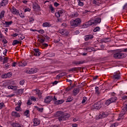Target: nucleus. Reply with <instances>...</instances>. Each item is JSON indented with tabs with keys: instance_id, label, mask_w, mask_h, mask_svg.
<instances>
[{
	"instance_id": "obj_16",
	"label": "nucleus",
	"mask_w": 127,
	"mask_h": 127,
	"mask_svg": "<svg viewBox=\"0 0 127 127\" xmlns=\"http://www.w3.org/2000/svg\"><path fill=\"white\" fill-rule=\"evenodd\" d=\"M108 116H109L108 112H103L100 114L99 117L101 118V119H104V118H106V117H108Z\"/></svg>"
},
{
	"instance_id": "obj_39",
	"label": "nucleus",
	"mask_w": 127,
	"mask_h": 127,
	"mask_svg": "<svg viewBox=\"0 0 127 127\" xmlns=\"http://www.w3.org/2000/svg\"><path fill=\"white\" fill-rule=\"evenodd\" d=\"M100 27H96L94 29L93 31L94 32H97V31H100Z\"/></svg>"
},
{
	"instance_id": "obj_46",
	"label": "nucleus",
	"mask_w": 127,
	"mask_h": 127,
	"mask_svg": "<svg viewBox=\"0 0 127 127\" xmlns=\"http://www.w3.org/2000/svg\"><path fill=\"white\" fill-rule=\"evenodd\" d=\"M87 97H83V100L82 101V104H85V103H86V101H87Z\"/></svg>"
},
{
	"instance_id": "obj_42",
	"label": "nucleus",
	"mask_w": 127,
	"mask_h": 127,
	"mask_svg": "<svg viewBox=\"0 0 127 127\" xmlns=\"http://www.w3.org/2000/svg\"><path fill=\"white\" fill-rule=\"evenodd\" d=\"M73 100V98H72L71 96H69L67 100H66V103H69V102H71V101Z\"/></svg>"
},
{
	"instance_id": "obj_32",
	"label": "nucleus",
	"mask_w": 127,
	"mask_h": 127,
	"mask_svg": "<svg viewBox=\"0 0 127 127\" xmlns=\"http://www.w3.org/2000/svg\"><path fill=\"white\" fill-rule=\"evenodd\" d=\"M18 37H19V40H23V39L25 38V37L24 36V35L21 34H20L19 35Z\"/></svg>"
},
{
	"instance_id": "obj_21",
	"label": "nucleus",
	"mask_w": 127,
	"mask_h": 127,
	"mask_svg": "<svg viewBox=\"0 0 127 127\" xmlns=\"http://www.w3.org/2000/svg\"><path fill=\"white\" fill-rule=\"evenodd\" d=\"M33 7L35 9V10H38V9L40 8L39 5H38V4L36 3L33 4Z\"/></svg>"
},
{
	"instance_id": "obj_29",
	"label": "nucleus",
	"mask_w": 127,
	"mask_h": 127,
	"mask_svg": "<svg viewBox=\"0 0 127 127\" xmlns=\"http://www.w3.org/2000/svg\"><path fill=\"white\" fill-rule=\"evenodd\" d=\"M49 8L51 11L52 13H54L55 12V9H54V7H53V6H52V4L50 5Z\"/></svg>"
},
{
	"instance_id": "obj_37",
	"label": "nucleus",
	"mask_w": 127,
	"mask_h": 127,
	"mask_svg": "<svg viewBox=\"0 0 127 127\" xmlns=\"http://www.w3.org/2000/svg\"><path fill=\"white\" fill-rule=\"evenodd\" d=\"M93 3L94 4H96L97 5H100V3H101V2L99 0H93Z\"/></svg>"
},
{
	"instance_id": "obj_57",
	"label": "nucleus",
	"mask_w": 127,
	"mask_h": 127,
	"mask_svg": "<svg viewBox=\"0 0 127 127\" xmlns=\"http://www.w3.org/2000/svg\"><path fill=\"white\" fill-rule=\"evenodd\" d=\"M9 66H10V64H5L4 67L6 69H7Z\"/></svg>"
},
{
	"instance_id": "obj_24",
	"label": "nucleus",
	"mask_w": 127,
	"mask_h": 127,
	"mask_svg": "<svg viewBox=\"0 0 127 127\" xmlns=\"http://www.w3.org/2000/svg\"><path fill=\"white\" fill-rule=\"evenodd\" d=\"M12 23H13L12 21H5V23H4V25H6L5 27H8L9 25H11Z\"/></svg>"
},
{
	"instance_id": "obj_63",
	"label": "nucleus",
	"mask_w": 127,
	"mask_h": 127,
	"mask_svg": "<svg viewBox=\"0 0 127 127\" xmlns=\"http://www.w3.org/2000/svg\"><path fill=\"white\" fill-rule=\"evenodd\" d=\"M31 9L30 8H25L24 10V12H27V11H30Z\"/></svg>"
},
{
	"instance_id": "obj_23",
	"label": "nucleus",
	"mask_w": 127,
	"mask_h": 127,
	"mask_svg": "<svg viewBox=\"0 0 127 127\" xmlns=\"http://www.w3.org/2000/svg\"><path fill=\"white\" fill-rule=\"evenodd\" d=\"M63 115V112L62 111H58L56 113V117H58V118H60L62 117Z\"/></svg>"
},
{
	"instance_id": "obj_19",
	"label": "nucleus",
	"mask_w": 127,
	"mask_h": 127,
	"mask_svg": "<svg viewBox=\"0 0 127 127\" xmlns=\"http://www.w3.org/2000/svg\"><path fill=\"white\" fill-rule=\"evenodd\" d=\"M12 116L13 117H15L16 118H20V115H19V113L15 111L12 112Z\"/></svg>"
},
{
	"instance_id": "obj_41",
	"label": "nucleus",
	"mask_w": 127,
	"mask_h": 127,
	"mask_svg": "<svg viewBox=\"0 0 127 127\" xmlns=\"http://www.w3.org/2000/svg\"><path fill=\"white\" fill-rule=\"evenodd\" d=\"M86 51H88V52H92L94 50L93 48H86Z\"/></svg>"
},
{
	"instance_id": "obj_26",
	"label": "nucleus",
	"mask_w": 127,
	"mask_h": 127,
	"mask_svg": "<svg viewBox=\"0 0 127 127\" xmlns=\"http://www.w3.org/2000/svg\"><path fill=\"white\" fill-rule=\"evenodd\" d=\"M63 103H64V100H57L55 102V104L56 105H61V104H63Z\"/></svg>"
},
{
	"instance_id": "obj_11",
	"label": "nucleus",
	"mask_w": 127,
	"mask_h": 127,
	"mask_svg": "<svg viewBox=\"0 0 127 127\" xmlns=\"http://www.w3.org/2000/svg\"><path fill=\"white\" fill-rule=\"evenodd\" d=\"M8 3V0H2L0 2V6H5Z\"/></svg>"
},
{
	"instance_id": "obj_62",
	"label": "nucleus",
	"mask_w": 127,
	"mask_h": 127,
	"mask_svg": "<svg viewBox=\"0 0 127 127\" xmlns=\"http://www.w3.org/2000/svg\"><path fill=\"white\" fill-rule=\"evenodd\" d=\"M39 42H40L41 43H43V42H44V41H45V39H41L40 40H39Z\"/></svg>"
},
{
	"instance_id": "obj_36",
	"label": "nucleus",
	"mask_w": 127,
	"mask_h": 127,
	"mask_svg": "<svg viewBox=\"0 0 127 127\" xmlns=\"http://www.w3.org/2000/svg\"><path fill=\"white\" fill-rule=\"evenodd\" d=\"M110 104H112V102H111L110 99H108L105 103L106 106H109Z\"/></svg>"
},
{
	"instance_id": "obj_48",
	"label": "nucleus",
	"mask_w": 127,
	"mask_h": 127,
	"mask_svg": "<svg viewBox=\"0 0 127 127\" xmlns=\"http://www.w3.org/2000/svg\"><path fill=\"white\" fill-rule=\"evenodd\" d=\"M24 91V89H18V92L19 94H23V91Z\"/></svg>"
},
{
	"instance_id": "obj_50",
	"label": "nucleus",
	"mask_w": 127,
	"mask_h": 127,
	"mask_svg": "<svg viewBox=\"0 0 127 127\" xmlns=\"http://www.w3.org/2000/svg\"><path fill=\"white\" fill-rule=\"evenodd\" d=\"M29 22H33L34 21V18H33L32 17H31L29 18L28 20Z\"/></svg>"
},
{
	"instance_id": "obj_2",
	"label": "nucleus",
	"mask_w": 127,
	"mask_h": 127,
	"mask_svg": "<svg viewBox=\"0 0 127 127\" xmlns=\"http://www.w3.org/2000/svg\"><path fill=\"white\" fill-rule=\"evenodd\" d=\"M99 23H101V18L96 17L85 23L83 25V26L84 27H89V26H91V25H97V24H99Z\"/></svg>"
},
{
	"instance_id": "obj_61",
	"label": "nucleus",
	"mask_w": 127,
	"mask_h": 127,
	"mask_svg": "<svg viewBox=\"0 0 127 127\" xmlns=\"http://www.w3.org/2000/svg\"><path fill=\"white\" fill-rule=\"evenodd\" d=\"M37 111L39 112H43V108H39L38 107H37Z\"/></svg>"
},
{
	"instance_id": "obj_8",
	"label": "nucleus",
	"mask_w": 127,
	"mask_h": 127,
	"mask_svg": "<svg viewBox=\"0 0 127 127\" xmlns=\"http://www.w3.org/2000/svg\"><path fill=\"white\" fill-rule=\"evenodd\" d=\"M11 12L13 13V14H15L16 15H18L19 13V11L16 9L14 7H12L11 9Z\"/></svg>"
},
{
	"instance_id": "obj_43",
	"label": "nucleus",
	"mask_w": 127,
	"mask_h": 127,
	"mask_svg": "<svg viewBox=\"0 0 127 127\" xmlns=\"http://www.w3.org/2000/svg\"><path fill=\"white\" fill-rule=\"evenodd\" d=\"M95 92L96 93V94L99 95L100 94V91H99V87L96 86L95 87Z\"/></svg>"
},
{
	"instance_id": "obj_34",
	"label": "nucleus",
	"mask_w": 127,
	"mask_h": 127,
	"mask_svg": "<svg viewBox=\"0 0 127 127\" xmlns=\"http://www.w3.org/2000/svg\"><path fill=\"white\" fill-rule=\"evenodd\" d=\"M24 116L26 117V118H28L29 117V110H27L24 113Z\"/></svg>"
},
{
	"instance_id": "obj_64",
	"label": "nucleus",
	"mask_w": 127,
	"mask_h": 127,
	"mask_svg": "<svg viewBox=\"0 0 127 127\" xmlns=\"http://www.w3.org/2000/svg\"><path fill=\"white\" fill-rule=\"evenodd\" d=\"M60 4L58 3L57 2H55L54 3V5H55V6H56V7L58 6V5H59Z\"/></svg>"
},
{
	"instance_id": "obj_17",
	"label": "nucleus",
	"mask_w": 127,
	"mask_h": 127,
	"mask_svg": "<svg viewBox=\"0 0 127 127\" xmlns=\"http://www.w3.org/2000/svg\"><path fill=\"white\" fill-rule=\"evenodd\" d=\"M80 92V88H74L73 90V95L74 96H77V95H78V94H79Z\"/></svg>"
},
{
	"instance_id": "obj_47",
	"label": "nucleus",
	"mask_w": 127,
	"mask_h": 127,
	"mask_svg": "<svg viewBox=\"0 0 127 127\" xmlns=\"http://www.w3.org/2000/svg\"><path fill=\"white\" fill-rule=\"evenodd\" d=\"M84 62H76L74 63V64L75 65H79V64H83Z\"/></svg>"
},
{
	"instance_id": "obj_10",
	"label": "nucleus",
	"mask_w": 127,
	"mask_h": 127,
	"mask_svg": "<svg viewBox=\"0 0 127 127\" xmlns=\"http://www.w3.org/2000/svg\"><path fill=\"white\" fill-rule=\"evenodd\" d=\"M26 65H27V63L24 61L19 62L18 63V66L20 67H24L26 66Z\"/></svg>"
},
{
	"instance_id": "obj_6",
	"label": "nucleus",
	"mask_w": 127,
	"mask_h": 127,
	"mask_svg": "<svg viewBox=\"0 0 127 127\" xmlns=\"http://www.w3.org/2000/svg\"><path fill=\"white\" fill-rule=\"evenodd\" d=\"M33 127H37L40 124V120L37 118H35L33 121Z\"/></svg>"
},
{
	"instance_id": "obj_15",
	"label": "nucleus",
	"mask_w": 127,
	"mask_h": 127,
	"mask_svg": "<svg viewBox=\"0 0 127 127\" xmlns=\"http://www.w3.org/2000/svg\"><path fill=\"white\" fill-rule=\"evenodd\" d=\"M12 127H24L22 124L19 123H13L11 124Z\"/></svg>"
},
{
	"instance_id": "obj_35",
	"label": "nucleus",
	"mask_w": 127,
	"mask_h": 127,
	"mask_svg": "<svg viewBox=\"0 0 127 127\" xmlns=\"http://www.w3.org/2000/svg\"><path fill=\"white\" fill-rule=\"evenodd\" d=\"M65 75V73H62L59 74V75H57L56 79H60L62 76H64Z\"/></svg>"
},
{
	"instance_id": "obj_40",
	"label": "nucleus",
	"mask_w": 127,
	"mask_h": 127,
	"mask_svg": "<svg viewBox=\"0 0 127 127\" xmlns=\"http://www.w3.org/2000/svg\"><path fill=\"white\" fill-rule=\"evenodd\" d=\"M8 59L7 57L4 58L3 61V64H5V63H7L8 62Z\"/></svg>"
},
{
	"instance_id": "obj_7",
	"label": "nucleus",
	"mask_w": 127,
	"mask_h": 127,
	"mask_svg": "<svg viewBox=\"0 0 127 127\" xmlns=\"http://www.w3.org/2000/svg\"><path fill=\"white\" fill-rule=\"evenodd\" d=\"M113 78L114 80H120L121 79V73L119 72H115L113 75Z\"/></svg>"
},
{
	"instance_id": "obj_20",
	"label": "nucleus",
	"mask_w": 127,
	"mask_h": 127,
	"mask_svg": "<svg viewBox=\"0 0 127 127\" xmlns=\"http://www.w3.org/2000/svg\"><path fill=\"white\" fill-rule=\"evenodd\" d=\"M59 31V33L62 35H66V33L67 32V31H66V30L65 29H60Z\"/></svg>"
},
{
	"instance_id": "obj_14",
	"label": "nucleus",
	"mask_w": 127,
	"mask_h": 127,
	"mask_svg": "<svg viewBox=\"0 0 127 127\" xmlns=\"http://www.w3.org/2000/svg\"><path fill=\"white\" fill-rule=\"evenodd\" d=\"M92 109H95L96 110H98V109H101V105H100L99 102H97L92 106Z\"/></svg>"
},
{
	"instance_id": "obj_60",
	"label": "nucleus",
	"mask_w": 127,
	"mask_h": 127,
	"mask_svg": "<svg viewBox=\"0 0 127 127\" xmlns=\"http://www.w3.org/2000/svg\"><path fill=\"white\" fill-rule=\"evenodd\" d=\"M14 94H10L6 96L7 98H11V97H14Z\"/></svg>"
},
{
	"instance_id": "obj_44",
	"label": "nucleus",
	"mask_w": 127,
	"mask_h": 127,
	"mask_svg": "<svg viewBox=\"0 0 127 127\" xmlns=\"http://www.w3.org/2000/svg\"><path fill=\"white\" fill-rule=\"evenodd\" d=\"M5 107V105H4V103L3 102H1L0 103V110H1L2 108H4Z\"/></svg>"
},
{
	"instance_id": "obj_30",
	"label": "nucleus",
	"mask_w": 127,
	"mask_h": 127,
	"mask_svg": "<svg viewBox=\"0 0 127 127\" xmlns=\"http://www.w3.org/2000/svg\"><path fill=\"white\" fill-rule=\"evenodd\" d=\"M8 89H11V90H13L14 91H15L16 89H17V87L16 86H10L9 85L7 87Z\"/></svg>"
},
{
	"instance_id": "obj_31",
	"label": "nucleus",
	"mask_w": 127,
	"mask_h": 127,
	"mask_svg": "<svg viewBox=\"0 0 127 127\" xmlns=\"http://www.w3.org/2000/svg\"><path fill=\"white\" fill-rule=\"evenodd\" d=\"M36 94L39 96V98L41 99V92H40V90H36Z\"/></svg>"
},
{
	"instance_id": "obj_13",
	"label": "nucleus",
	"mask_w": 127,
	"mask_h": 127,
	"mask_svg": "<svg viewBox=\"0 0 127 127\" xmlns=\"http://www.w3.org/2000/svg\"><path fill=\"white\" fill-rule=\"evenodd\" d=\"M37 72H38V69L33 67L29 70V74H34L35 73H37Z\"/></svg>"
},
{
	"instance_id": "obj_3",
	"label": "nucleus",
	"mask_w": 127,
	"mask_h": 127,
	"mask_svg": "<svg viewBox=\"0 0 127 127\" xmlns=\"http://www.w3.org/2000/svg\"><path fill=\"white\" fill-rule=\"evenodd\" d=\"M70 26L71 28H74V27H77L78 25H80L81 23V19L77 18L75 19H72L70 21Z\"/></svg>"
},
{
	"instance_id": "obj_9",
	"label": "nucleus",
	"mask_w": 127,
	"mask_h": 127,
	"mask_svg": "<svg viewBox=\"0 0 127 127\" xmlns=\"http://www.w3.org/2000/svg\"><path fill=\"white\" fill-rule=\"evenodd\" d=\"M56 16L57 17H60V16H62L63 14H64V11H63L62 10H60L58 12H57L56 13Z\"/></svg>"
},
{
	"instance_id": "obj_4",
	"label": "nucleus",
	"mask_w": 127,
	"mask_h": 127,
	"mask_svg": "<svg viewBox=\"0 0 127 127\" xmlns=\"http://www.w3.org/2000/svg\"><path fill=\"white\" fill-rule=\"evenodd\" d=\"M126 113H127V108L126 107H122V111L121 112V114H119L117 120L121 121L122 120H124V119L125 118V115H126Z\"/></svg>"
},
{
	"instance_id": "obj_38",
	"label": "nucleus",
	"mask_w": 127,
	"mask_h": 127,
	"mask_svg": "<svg viewBox=\"0 0 127 127\" xmlns=\"http://www.w3.org/2000/svg\"><path fill=\"white\" fill-rule=\"evenodd\" d=\"M77 2L79 6H83V5H84V3L81 2V0H77Z\"/></svg>"
},
{
	"instance_id": "obj_45",
	"label": "nucleus",
	"mask_w": 127,
	"mask_h": 127,
	"mask_svg": "<svg viewBox=\"0 0 127 127\" xmlns=\"http://www.w3.org/2000/svg\"><path fill=\"white\" fill-rule=\"evenodd\" d=\"M37 31L41 34H44V33H45V31L43 29L38 30Z\"/></svg>"
},
{
	"instance_id": "obj_18",
	"label": "nucleus",
	"mask_w": 127,
	"mask_h": 127,
	"mask_svg": "<svg viewBox=\"0 0 127 127\" xmlns=\"http://www.w3.org/2000/svg\"><path fill=\"white\" fill-rule=\"evenodd\" d=\"M34 55L35 56H40L41 53L39 52V50L38 49H34Z\"/></svg>"
},
{
	"instance_id": "obj_25",
	"label": "nucleus",
	"mask_w": 127,
	"mask_h": 127,
	"mask_svg": "<svg viewBox=\"0 0 127 127\" xmlns=\"http://www.w3.org/2000/svg\"><path fill=\"white\" fill-rule=\"evenodd\" d=\"M42 26L43 27H50V26H51V24H50V23L46 22L44 23H43Z\"/></svg>"
},
{
	"instance_id": "obj_51",
	"label": "nucleus",
	"mask_w": 127,
	"mask_h": 127,
	"mask_svg": "<svg viewBox=\"0 0 127 127\" xmlns=\"http://www.w3.org/2000/svg\"><path fill=\"white\" fill-rule=\"evenodd\" d=\"M6 75H7V78H9V77H11V76H12V73L8 72L7 73H6Z\"/></svg>"
},
{
	"instance_id": "obj_27",
	"label": "nucleus",
	"mask_w": 127,
	"mask_h": 127,
	"mask_svg": "<svg viewBox=\"0 0 127 127\" xmlns=\"http://www.w3.org/2000/svg\"><path fill=\"white\" fill-rule=\"evenodd\" d=\"M109 100H110V102H111V103H115V102L118 100V98H117V97L114 96L113 97L110 98Z\"/></svg>"
},
{
	"instance_id": "obj_28",
	"label": "nucleus",
	"mask_w": 127,
	"mask_h": 127,
	"mask_svg": "<svg viewBox=\"0 0 127 127\" xmlns=\"http://www.w3.org/2000/svg\"><path fill=\"white\" fill-rule=\"evenodd\" d=\"M4 13H5V11H4V10H2L0 13V19H2V18L4 17Z\"/></svg>"
},
{
	"instance_id": "obj_53",
	"label": "nucleus",
	"mask_w": 127,
	"mask_h": 127,
	"mask_svg": "<svg viewBox=\"0 0 127 127\" xmlns=\"http://www.w3.org/2000/svg\"><path fill=\"white\" fill-rule=\"evenodd\" d=\"M24 80H21L19 82L20 85L23 86V85H24Z\"/></svg>"
},
{
	"instance_id": "obj_52",
	"label": "nucleus",
	"mask_w": 127,
	"mask_h": 127,
	"mask_svg": "<svg viewBox=\"0 0 127 127\" xmlns=\"http://www.w3.org/2000/svg\"><path fill=\"white\" fill-rule=\"evenodd\" d=\"M1 78H2V79H6V78H7V76L6 75V73L2 74L1 75Z\"/></svg>"
},
{
	"instance_id": "obj_59",
	"label": "nucleus",
	"mask_w": 127,
	"mask_h": 127,
	"mask_svg": "<svg viewBox=\"0 0 127 127\" xmlns=\"http://www.w3.org/2000/svg\"><path fill=\"white\" fill-rule=\"evenodd\" d=\"M49 57H54V56H55V54H54V53H51L49 54Z\"/></svg>"
},
{
	"instance_id": "obj_55",
	"label": "nucleus",
	"mask_w": 127,
	"mask_h": 127,
	"mask_svg": "<svg viewBox=\"0 0 127 127\" xmlns=\"http://www.w3.org/2000/svg\"><path fill=\"white\" fill-rule=\"evenodd\" d=\"M22 104V102H21V100H19L18 101V103H17V105L18 106V107H21V104Z\"/></svg>"
},
{
	"instance_id": "obj_1",
	"label": "nucleus",
	"mask_w": 127,
	"mask_h": 127,
	"mask_svg": "<svg viewBox=\"0 0 127 127\" xmlns=\"http://www.w3.org/2000/svg\"><path fill=\"white\" fill-rule=\"evenodd\" d=\"M123 49L116 50L113 55V57L115 59H123L127 57V54L123 53Z\"/></svg>"
},
{
	"instance_id": "obj_49",
	"label": "nucleus",
	"mask_w": 127,
	"mask_h": 127,
	"mask_svg": "<svg viewBox=\"0 0 127 127\" xmlns=\"http://www.w3.org/2000/svg\"><path fill=\"white\" fill-rule=\"evenodd\" d=\"M18 15H19L20 17H21V18H24V14L22 12H21L18 14Z\"/></svg>"
},
{
	"instance_id": "obj_56",
	"label": "nucleus",
	"mask_w": 127,
	"mask_h": 127,
	"mask_svg": "<svg viewBox=\"0 0 127 127\" xmlns=\"http://www.w3.org/2000/svg\"><path fill=\"white\" fill-rule=\"evenodd\" d=\"M31 100L32 101H37V98L34 97V96H31Z\"/></svg>"
},
{
	"instance_id": "obj_54",
	"label": "nucleus",
	"mask_w": 127,
	"mask_h": 127,
	"mask_svg": "<svg viewBox=\"0 0 127 127\" xmlns=\"http://www.w3.org/2000/svg\"><path fill=\"white\" fill-rule=\"evenodd\" d=\"M118 123H114L111 125L110 127H118Z\"/></svg>"
},
{
	"instance_id": "obj_58",
	"label": "nucleus",
	"mask_w": 127,
	"mask_h": 127,
	"mask_svg": "<svg viewBox=\"0 0 127 127\" xmlns=\"http://www.w3.org/2000/svg\"><path fill=\"white\" fill-rule=\"evenodd\" d=\"M15 111H17V112H19L20 111V107L17 106L15 108Z\"/></svg>"
},
{
	"instance_id": "obj_33",
	"label": "nucleus",
	"mask_w": 127,
	"mask_h": 127,
	"mask_svg": "<svg viewBox=\"0 0 127 127\" xmlns=\"http://www.w3.org/2000/svg\"><path fill=\"white\" fill-rule=\"evenodd\" d=\"M21 44V42H19L17 40H15L13 42V45H16V44Z\"/></svg>"
},
{
	"instance_id": "obj_12",
	"label": "nucleus",
	"mask_w": 127,
	"mask_h": 127,
	"mask_svg": "<svg viewBox=\"0 0 127 127\" xmlns=\"http://www.w3.org/2000/svg\"><path fill=\"white\" fill-rule=\"evenodd\" d=\"M52 101V96H49L45 99L46 104H49Z\"/></svg>"
},
{
	"instance_id": "obj_5",
	"label": "nucleus",
	"mask_w": 127,
	"mask_h": 127,
	"mask_svg": "<svg viewBox=\"0 0 127 127\" xmlns=\"http://www.w3.org/2000/svg\"><path fill=\"white\" fill-rule=\"evenodd\" d=\"M70 116V114L68 113H64L63 112V116L60 118H58L59 122H62V121H66V120L69 119Z\"/></svg>"
},
{
	"instance_id": "obj_22",
	"label": "nucleus",
	"mask_w": 127,
	"mask_h": 127,
	"mask_svg": "<svg viewBox=\"0 0 127 127\" xmlns=\"http://www.w3.org/2000/svg\"><path fill=\"white\" fill-rule=\"evenodd\" d=\"M94 37L92 35H87L85 36L84 39L85 41H88L89 39H92Z\"/></svg>"
}]
</instances>
